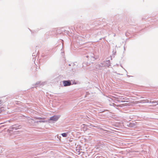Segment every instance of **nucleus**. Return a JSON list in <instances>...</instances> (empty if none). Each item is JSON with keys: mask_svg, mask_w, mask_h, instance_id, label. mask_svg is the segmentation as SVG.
I'll use <instances>...</instances> for the list:
<instances>
[{"mask_svg": "<svg viewBox=\"0 0 158 158\" xmlns=\"http://www.w3.org/2000/svg\"><path fill=\"white\" fill-rule=\"evenodd\" d=\"M86 57L88 58L89 60H91L90 61L91 63H93V61L98 59L99 58V56L96 55L94 53H89L88 55L86 56Z\"/></svg>", "mask_w": 158, "mask_h": 158, "instance_id": "f257e3e1", "label": "nucleus"}, {"mask_svg": "<svg viewBox=\"0 0 158 158\" xmlns=\"http://www.w3.org/2000/svg\"><path fill=\"white\" fill-rule=\"evenodd\" d=\"M101 64H102V66L104 67H109L110 66V62L109 60H106L103 61V62L101 63Z\"/></svg>", "mask_w": 158, "mask_h": 158, "instance_id": "f03ea898", "label": "nucleus"}, {"mask_svg": "<svg viewBox=\"0 0 158 158\" xmlns=\"http://www.w3.org/2000/svg\"><path fill=\"white\" fill-rule=\"evenodd\" d=\"M63 83L64 86H69L71 85V82L69 80L63 81Z\"/></svg>", "mask_w": 158, "mask_h": 158, "instance_id": "7ed1b4c3", "label": "nucleus"}, {"mask_svg": "<svg viewBox=\"0 0 158 158\" xmlns=\"http://www.w3.org/2000/svg\"><path fill=\"white\" fill-rule=\"evenodd\" d=\"M59 117L60 116H59L54 115L50 118V120L56 121L58 120Z\"/></svg>", "mask_w": 158, "mask_h": 158, "instance_id": "20e7f679", "label": "nucleus"}, {"mask_svg": "<svg viewBox=\"0 0 158 158\" xmlns=\"http://www.w3.org/2000/svg\"><path fill=\"white\" fill-rule=\"evenodd\" d=\"M21 127V126L19 125V126H17L16 125H14L12 126L11 128L13 130H16L19 129Z\"/></svg>", "mask_w": 158, "mask_h": 158, "instance_id": "39448f33", "label": "nucleus"}, {"mask_svg": "<svg viewBox=\"0 0 158 158\" xmlns=\"http://www.w3.org/2000/svg\"><path fill=\"white\" fill-rule=\"evenodd\" d=\"M103 67H104V66H102V64L101 65V64H98L96 65V68L99 69H102Z\"/></svg>", "mask_w": 158, "mask_h": 158, "instance_id": "423d86ee", "label": "nucleus"}, {"mask_svg": "<svg viewBox=\"0 0 158 158\" xmlns=\"http://www.w3.org/2000/svg\"><path fill=\"white\" fill-rule=\"evenodd\" d=\"M45 83L44 82H41V81H39L37 82L35 84V85H44Z\"/></svg>", "mask_w": 158, "mask_h": 158, "instance_id": "0eeeda50", "label": "nucleus"}, {"mask_svg": "<svg viewBox=\"0 0 158 158\" xmlns=\"http://www.w3.org/2000/svg\"><path fill=\"white\" fill-rule=\"evenodd\" d=\"M61 135L63 137H67V134L65 133H62L61 134Z\"/></svg>", "mask_w": 158, "mask_h": 158, "instance_id": "6e6552de", "label": "nucleus"}, {"mask_svg": "<svg viewBox=\"0 0 158 158\" xmlns=\"http://www.w3.org/2000/svg\"><path fill=\"white\" fill-rule=\"evenodd\" d=\"M158 101H150L149 102V103H152V104H153V103H158Z\"/></svg>", "mask_w": 158, "mask_h": 158, "instance_id": "1a4fd4ad", "label": "nucleus"}, {"mask_svg": "<svg viewBox=\"0 0 158 158\" xmlns=\"http://www.w3.org/2000/svg\"><path fill=\"white\" fill-rule=\"evenodd\" d=\"M37 54L36 53H33L32 54V56H34L35 57L36 56Z\"/></svg>", "mask_w": 158, "mask_h": 158, "instance_id": "9d476101", "label": "nucleus"}, {"mask_svg": "<svg viewBox=\"0 0 158 158\" xmlns=\"http://www.w3.org/2000/svg\"><path fill=\"white\" fill-rule=\"evenodd\" d=\"M145 102H149V100L148 99L145 100Z\"/></svg>", "mask_w": 158, "mask_h": 158, "instance_id": "9b49d317", "label": "nucleus"}, {"mask_svg": "<svg viewBox=\"0 0 158 158\" xmlns=\"http://www.w3.org/2000/svg\"><path fill=\"white\" fill-rule=\"evenodd\" d=\"M2 103V102L1 100H0V105Z\"/></svg>", "mask_w": 158, "mask_h": 158, "instance_id": "f8f14e48", "label": "nucleus"}, {"mask_svg": "<svg viewBox=\"0 0 158 158\" xmlns=\"http://www.w3.org/2000/svg\"><path fill=\"white\" fill-rule=\"evenodd\" d=\"M38 122H40V123L42 122H44V121H39Z\"/></svg>", "mask_w": 158, "mask_h": 158, "instance_id": "ddd939ff", "label": "nucleus"}, {"mask_svg": "<svg viewBox=\"0 0 158 158\" xmlns=\"http://www.w3.org/2000/svg\"><path fill=\"white\" fill-rule=\"evenodd\" d=\"M38 119H41V118H38Z\"/></svg>", "mask_w": 158, "mask_h": 158, "instance_id": "4468645a", "label": "nucleus"}, {"mask_svg": "<svg viewBox=\"0 0 158 158\" xmlns=\"http://www.w3.org/2000/svg\"><path fill=\"white\" fill-rule=\"evenodd\" d=\"M127 77H130V76H129V75H127Z\"/></svg>", "mask_w": 158, "mask_h": 158, "instance_id": "2eb2a0df", "label": "nucleus"}, {"mask_svg": "<svg viewBox=\"0 0 158 158\" xmlns=\"http://www.w3.org/2000/svg\"><path fill=\"white\" fill-rule=\"evenodd\" d=\"M70 65H70V64H69V66H70Z\"/></svg>", "mask_w": 158, "mask_h": 158, "instance_id": "dca6fc26", "label": "nucleus"}]
</instances>
